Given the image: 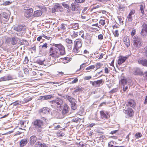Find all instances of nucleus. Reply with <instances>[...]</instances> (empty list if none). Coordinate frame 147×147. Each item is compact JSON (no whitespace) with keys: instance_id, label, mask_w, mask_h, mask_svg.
<instances>
[{"instance_id":"nucleus-1","label":"nucleus","mask_w":147,"mask_h":147,"mask_svg":"<svg viewBox=\"0 0 147 147\" xmlns=\"http://www.w3.org/2000/svg\"><path fill=\"white\" fill-rule=\"evenodd\" d=\"M53 46L51 47L49 50V56L55 58H58L60 56L65 54V49L61 44H55L53 43Z\"/></svg>"},{"instance_id":"nucleus-2","label":"nucleus","mask_w":147,"mask_h":147,"mask_svg":"<svg viewBox=\"0 0 147 147\" xmlns=\"http://www.w3.org/2000/svg\"><path fill=\"white\" fill-rule=\"evenodd\" d=\"M82 43V41L81 39H78L74 41L73 51L75 53L79 52V49L81 47Z\"/></svg>"},{"instance_id":"nucleus-3","label":"nucleus","mask_w":147,"mask_h":147,"mask_svg":"<svg viewBox=\"0 0 147 147\" xmlns=\"http://www.w3.org/2000/svg\"><path fill=\"white\" fill-rule=\"evenodd\" d=\"M43 124V121L42 120L38 119L35 120L33 123V125L35 128L38 132L41 131Z\"/></svg>"},{"instance_id":"nucleus-4","label":"nucleus","mask_w":147,"mask_h":147,"mask_svg":"<svg viewBox=\"0 0 147 147\" xmlns=\"http://www.w3.org/2000/svg\"><path fill=\"white\" fill-rule=\"evenodd\" d=\"M133 41V45L136 48H139L142 46L141 40L137 36L134 37Z\"/></svg>"},{"instance_id":"nucleus-5","label":"nucleus","mask_w":147,"mask_h":147,"mask_svg":"<svg viewBox=\"0 0 147 147\" xmlns=\"http://www.w3.org/2000/svg\"><path fill=\"white\" fill-rule=\"evenodd\" d=\"M63 102L62 99L58 98L55 100L50 101L49 102L51 104L56 106L59 105V107H61V105L63 104Z\"/></svg>"},{"instance_id":"nucleus-6","label":"nucleus","mask_w":147,"mask_h":147,"mask_svg":"<svg viewBox=\"0 0 147 147\" xmlns=\"http://www.w3.org/2000/svg\"><path fill=\"white\" fill-rule=\"evenodd\" d=\"M142 28L140 34L142 37L145 38L147 35V24L144 23L142 26Z\"/></svg>"},{"instance_id":"nucleus-7","label":"nucleus","mask_w":147,"mask_h":147,"mask_svg":"<svg viewBox=\"0 0 147 147\" xmlns=\"http://www.w3.org/2000/svg\"><path fill=\"white\" fill-rule=\"evenodd\" d=\"M26 11H25L24 15V16L27 18H29L32 15L33 12V9L32 8H27L26 9H25Z\"/></svg>"},{"instance_id":"nucleus-8","label":"nucleus","mask_w":147,"mask_h":147,"mask_svg":"<svg viewBox=\"0 0 147 147\" xmlns=\"http://www.w3.org/2000/svg\"><path fill=\"white\" fill-rule=\"evenodd\" d=\"M123 112L125 114H127V115L129 117H131L134 115L133 110L130 108H128L127 110L123 109Z\"/></svg>"},{"instance_id":"nucleus-9","label":"nucleus","mask_w":147,"mask_h":147,"mask_svg":"<svg viewBox=\"0 0 147 147\" xmlns=\"http://www.w3.org/2000/svg\"><path fill=\"white\" fill-rule=\"evenodd\" d=\"M101 118L102 119H108L110 117L109 113L107 111L105 112L103 111H100V112Z\"/></svg>"},{"instance_id":"nucleus-10","label":"nucleus","mask_w":147,"mask_h":147,"mask_svg":"<svg viewBox=\"0 0 147 147\" xmlns=\"http://www.w3.org/2000/svg\"><path fill=\"white\" fill-rule=\"evenodd\" d=\"M138 63L142 65L147 67V59L141 58L138 60Z\"/></svg>"},{"instance_id":"nucleus-11","label":"nucleus","mask_w":147,"mask_h":147,"mask_svg":"<svg viewBox=\"0 0 147 147\" xmlns=\"http://www.w3.org/2000/svg\"><path fill=\"white\" fill-rule=\"evenodd\" d=\"M76 3L74 2L73 4H71V10L73 11H76L77 13H80V9L78 6H76Z\"/></svg>"},{"instance_id":"nucleus-12","label":"nucleus","mask_w":147,"mask_h":147,"mask_svg":"<svg viewBox=\"0 0 147 147\" xmlns=\"http://www.w3.org/2000/svg\"><path fill=\"white\" fill-rule=\"evenodd\" d=\"M102 80L101 79L93 82L90 81V82L93 86L96 87L100 86V84L102 83Z\"/></svg>"},{"instance_id":"nucleus-13","label":"nucleus","mask_w":147,"mask_h":147,"mask_svg":"<svg viewBox=\"0 0 147 147\" xmlns=\"http://www.w3.org/2000/svg\"><path fill=\"white\" fill-rule=\"evenodd\" d=\"M127 56L123 57L122 56H120L119 57V59L117 60V63L118 64L121 65L124 63L127 59Z\"/></svg>"},{"instance_id":"nucleus-14","label":"nucleus","mask_w":147,"mask_h":147,"mask_svg":"<svg viewBox=\"0 0 147 147\" xmlns=\"http://www.w3.org/2000/svg\"><path fill=\"white\" fill-rule=\"evenodd\" d=\"M28 141V139L27 138L22 139L20 142V147H23L24 146L27 144Z\"/></svg>"},{"instance_id":"nucleus-15","label":"nucleus","mask_w":147,"mask_h":147,"mask_svg":"<svg viewBox=\"0 0 147 147\" xmlns=\"http://www.w3.org/2000/svg\"><path fill=\"white\" fill-rule=\"evenodd\" d=\"M69 109L68 106L66 103L64 104L63 108L62 111V113L63 115H65L69 112Z\"/></svg>"},{"instance_id":"nucleus-16","label":"nucleus","mask_w":147,"mask_h":147,"mask_svg":"<svg viewBox=\"0 0 147 147\" xmlns=\"http://www.w3.org/2000/svg\"><path fill=\"white\" fill-rule=\"evenodd\" d=\"M50 109L47 107H44L40 109L39 112L40 113H43L45 114H48L49 113Z\"/></svg>"},{"instance_id":"nucleus-17","label":"nucleus","mask_w":147,"mask_h":147,"mask_svg":"<svg viewBox=\"0 0 147 147\" xmlns=\"http://www.w3.org/2000/svg\"><path fill=\"white\" fill-rule=\"evenodd\" d=\"M25 29V27L21 25H19L14 27V30L18 32L24 31Z\"/></svg>"},{"instance_id":"nucleus-18","label":"nucleus","mask_w":147,"mask_h":147,"mask_svg":"<svg viewBox=\"0 0 147 147\" xmlns=\"http://www.w3.org/2000/svg\"><path fill=\"white\" fill-rule=\"evenodd\" d=\"M136 103L134 100L132 99L129 100L126 106H130L133 108L135 107L136 105Z\"/></svg>"},{"instance_id":"nucleus-19","label":"nucleus","mask_w":147,"mask_h":147,"mask_svg":"<svg viewBox=\"0 0 147 147\" xmlns=\"http://www.w3.org/2000/svg\"><path fill=\"white\" fill-rule=\"evenodd\" d=\"M54 96L51 94L43 96H40V99L41 100H47L53 98Z\"/></svg>"},{"instance_id":"nucleus-20","label":"nucleus","mask_w":147,"mask_h":147,"mask_svg":"<svg viewBox=\"0 0 147 147\" xmlns=\"http://www.w3.org/2000/svg\"><path fill=\"white\" fill-rule=\"evenodd\" d=\"M123 41L124 43L127 47H129L130 45V41L128 36H125L123 38Z\"/></svg>"},{"instance_id":"nucleus-21","label":"nucleus","mask_w":147,"mask_h":147,"mask_svg":"<svg viewBox=\"0 0 147 147\" xmlns=\"http://www.w3.org/2000/svg\"><path fill=\"white\" fill-rule=\"evenodd\" d=\"M37 138L34 136H31L30 138V143L31 144H34L36 142Z\"/></svg>"},{"instance_id":"nucleus-22","label":"nucleus","mask_w":147,"mask_h":147,"mask_svg":"<svg viewBox=\"0 0 147 147\" xmlns=\"http://www.w3.org/2000/svg\"><path fill=\"white\" fill-rule=\"evenodd\" d=\"M71 58L67 57L60 59V60L64 63H68L71 60Z\"/></svg>"},{"instance_id":"nucleus-23","label":"nucleus","mask_w":147,"mask_h":147,"mask_svg":"<svg viewBox=\"0 0 147 147\" xmlns=\"http://www.w3.org/2000/svg\"><path fill=\"white\" fill-rule=\"evenodd\" d=\"M92 36L89 34H86V41L88 44H90L91 42Z\"/></svg>"},{"instance_id":"nucleus-24","label":"nucleus","mask_w":147,"mask_h":147,"mask_svg":"<svg viewBox=\"0 0 147 147\" xmlns=\"http://www.w3.org/2000/svg\"><path fill=\"white\" fill-rule=\"evenodd\" d=\"M54 9L55 11V12L58 11H61L62 9V6L59 4L55 5L54 6Z\"/></svg>"},{"instance_id":"nucleus-25","label":"nucleus","mask_w":147,"mask_h":147,"mask_svg":"<svg viewBox=\"0 0 147 147\" xmlns=\"http://www.w3.org/2000/svg\"><path fill=\"white\" fill-rule=\"evenodd\" d=\"M42 14V11L40 10H37L34 12L33 16L34 17H39Z\"/></svg>"},{"instance_id":"nucleus-26","label":"nucleus","mask_w":147,"mask_h":147,"mask_svg":"<svg viewBox=\"0 0 147 147\" xmlns=\"http://www.w3.org/2000/svg\"><path fill=\"white\" fill-rule=\"evenodd\" d=\"M45 61V59L44 58H41L37 59L36 60V63L39 65H42L44 64Z\"/></svg>"},{"instance_id":"nucleus-27","label":"nucleus","mask_w":147,"mask_h":147,"mask_svg":"<svg viewBox=\"0 0 147 147\" xmlns=\"http://www.w3.org/2000/svg\"><path fill=\"white\" fill-rule=\"evenodd\" d=\"M65 97L71 103V104L73 103L76 101L75 99L72 97L71 96H69L68 95H66Z\"/></svg>"},{"instance_id":"nucleus-28","label":"nucleus","mask_w":147,"mask_h":147,"mask_svg":"<svg viewBox=\"0 0 147 147\" xmlns=\"http://www.w3.org/2000/svg\"><path fill=\"white\" fill-rule=\"evenodd\" d=\"M143 72L140 69L138 68H136L134 70V74L135 75H142Z\"/></svg>"},{"instance_id":"nucleus-29","label":"nucleus","mask_w":147,"mask_h":147,"mask_svg":"<svg viewBox=\"0 0 147 147\" xmlns=\"http://www.w3.org/2000/svg\"><path fill=\"white\" fill-rule=\"evenodd\" d=\"M78 32L74 31H73L70 32V35L73 38H75L78 36Z\"/></svg>"},{"instance_id":"nucleus-30","label":"nucleus","mask_w":147,"mask_h":147,"mask_svg":"<svg viewBox=\"0 0 147 147\" xmlns=\"http://www.w3.org/2000/svg\"><path fill=\"white\" fill-rule=\"evenodd\" d=\"M76 101H75V102L71 104V109L74 110H75L77 107V106L76 104Z\"/></svg>"},{"instance_id":"nucleus-31","label":"nucleus","mask_w":147,"mask_h":147,"mask_svg":"<svg viewBox=\"0 0 147 147\" xmlns=\"http://www.w3.org/2000/svg\"><path fill=\"white\" fill-rule=\"evenodd\" d=\"M20 44L21 45L24 44L25 45H29V43L26 40H24L23 39H20Z\"/></svg>"},{"instance_id":"nucleus-32","label":"nucleus","mask_w":147,"mask_h":147,"mask_svg":"<svg viewBox=\"0 0 147 147\" xmlns=\"http://www.w3.org/2000/svg\"><path fill=\"white\" fill-rule=\"evenodd\" d=\"M65 41L66 43V45H73V41L71 40L68 38L66 39Z\"/></svg>"},{"instance_id":"nucleus-33","label":"nucleus","mask_w":147,"mask_h":147,"mask_svg":"<svg viewBox=\"0 0 147 147\" xmlns=\"http://www.w3.org/2000/svg\"><path fill=\"white\" fill-rule=\"evenodd\" d=\"M95 67L94 65H92L88 66L86 68V70L88 71V72L90 71L92 69H94Z\"/></svg>"},{"instance_id":"nucleus-34","label":"nucleus","mask_w":147,"mask_h":147,"mask_svg":"<svg viewBox=\"0 0 147 147\" xmlns=\"http://www.w3.org/2000/svg\"><path fill=\"white\" fill-rule=\"evenodd\" d=\"M145 7V6L144 4H141L140 5V10L141 11V12L142 14H144V13Z\"/></svg>"},{"instance_id":"nucleus-35","label":"nucleus","mask_w":147,"mask_h":147,"mask_svg":"<svg viewBox=\"0 0 147 147\" xmlns=\"http://www.w3.org/2000/svg\"><path fill=\"white\" fill-rule=\"evenodd\" d=\"M16 37H13L11 39V43L13 45H15L17 43L18 41Z\"/></svg>"},{"instance_id":"nucleus-36","label":"nucleus","mask_w":147,"mask_h":147,"mask_svg":"<svg viewBox=\"0 0 147 147\" xmlns=\"http://www.w3.org/2000/svg\"><path fill=\"white\" fill-rule=\"evenodd\" d=\"M38 7L42 12H45L47 11L46 7L44 6H38Z\"/></svg>"},{"instance_id":"nucleus-37","label":"nucleus","mask_w":147,"mask_h":147,"mask_svg":"<svg viewBox=\"0 0 147 147\" xmlns=\"http://www.w3.org/2000/svg\"><path fill=\"white\" fill-rule=\"evenodd\" d=\"M5 77L7 81L11 80H13L14 79L13 76L10 75H7V76H5Z\"/></svg>"},{"instance_id":"nucleus-38","label":"nucleus","mask_w":147,"mask_h":147,"mask_svg":"<svg viewBox=\"0 0 147 147\" xmlns=\"http://www.w3.org/2000/svg\"><path fill=\"white\" fill-rule=\"evenodd\" d=\"M72 26V28L75 30L77 29L79 27L78 23L73 24Z\"/></svg>"},{"instance_id":"nucleus-39","label":"nucleus","mask_w":147,"mask_h":147,"mask_svg":"<svg viewBox=\"0 0 147 147\" xmlns=\"http://www.w3.org/2000/svg\"><path fill=\"white\" fill-rule=\"evenodd\" d=\"M143 53L145 57L147 58V46H146L144 48Z\"/></svg>"},{"instance_id":"nucleus-40","label":"nucleus","mask_w":147,"mask_h":147,"mask_svg":"<svg viewBox=\"0 0 147 147\" xmlns=\"http://www.w3.org/2000/svg\"><path fill=\"white\" fill-rule=\"evenodd\" d=\"M32 99V98L31 97L24 98L23 99V103H27L29 101L31 100Z\"/></svg>"},{"instance_id":"nucleus-41","label":"nucleus","mask_w":147,"mask_h":147,"mask_svg":"<svg viewBox=\"0 0 147 147\" xmlns=\"http://www.w3.org/2000/svg\"><path fill=\"white\" fill-rule=\"evenodd\" d=\"M80 115H82L85 114L84 110L83 108H82L78 113Z\"/></svg>"},{"instance_id":"nucleus-42","label":"nucleus","mask_w":147,"mask_h":147,"mask_svg":"<svg viewBox=\"0 0 147 147\" xmlns=\"http://www.w3.org/2000/svg\"><path fill=\"white\" fill-rule=\"evenodd\" d=\"M120 82L123 86V85H125L127 84V81L125 79H121V80Z\"/></svg>"},{"instance_id":"nucleus-43","label":"nucleus","mask_w":147,"mask_h":147,"mask_svg":"<svg viewBox=\"0 0 147 147\" xmlns=\"http://www.w3.org/2000/svg\"><path fill=\"white\" fill-rule=\"evenodd\" d=\"M102 65L100 62L96 63V70H97L100 68L102 66Z\"/></svg>"},{"instance_id":"nucleus-44","label":"nucleus","mask_w":147,"mask_h":147,"mask_svg":"<svg viewBox=\"0 0 147 147\" xmlns=\"http://www.w3.org/2000/svg\"><path fill=\"white\" fill-rule=\"evenodd\" d=\"M66 29V27L65 26V25L63 24H62L61 25V27L60 28H58V30H64Z\"/></svg>"},{"instance_id":"nucleus-45","label":"nucleus","mask_w":147,"mask_h":147,"mask_svg":"<svg viewBox=\"0 0 147 147\" xmlns=\"http://www.w3.org/2000/svg\"><path fill=\"white\" fill-rule=\"evenodd\" d=\"M25 121H20L19 123L21 126L23 127H26V125H24L25 123L26 122Z\"/></svg>"},{"instance_id":"nucleus-46","label":"nucleus","mask_w":147,"mask_h":147,"mask_svg":"<svg viewBox=\"0 0 147 147\" xmlns=\"http://www.w3.org/2000/svg\"><path fill=\"white\" fill-rule=\"evenodd\" d=\"M135 136L136 138H139L141 137L142 136V135L141 133L138 132L136 134Z\"/></svg>"},{"instance_id":"nucleus-47","label":"nucleus","mask_w":147,"mask_h":147,"mask_svg":"<svg viewBox=\"0 0 147 147\" xmlns=\"http://www.w3.org/2000/svg\"><path fill=\"white\" fill-rule=\"evenodd\" d=\"M74 89L75 90H74V92H75L82 91L83 90V89L82 88H80L79 87H77L76 88H74Z\"/></svg>"},{"instance_id":"nucleus-48","label":"nucleus","mask_w":147,"mask_h":147,"mask_svg":"<svg viewBox=\"0 0 147 147\" xmlns=\"http://www.w3.org/2000/svg\"><path fill=\"white\" fill-rule=\"evenodd\" d=\"M142 75L143 76L144 79L147 80V71L143 73Z\"/></svg>"},{"instance_id":"nucleus-49","label":"nucleus","mask_w":147,"mask_h":147,"mask_svg":"<svg viewBox=\"0 0 147 147\" xmlns=\"http://www.w3.org/2000/svg\"><path fill=\"white\" fill-rule=\"evenodd\" d=\"M118 89L117 88H113L112 90H111L110 92L109 93H112L113 94L114 93H115L116 92H117L118 91Z\"/></svg>"},{"instance_id":"nucleus-50","label":"nucleus","mask_w":147,"mask_h":147,"mask_svg":"<svg viewBox=\"0 0 147 147\" xmlns=\"http://www.w3.org/2000/svg\"><path fill=\"white\" fill-rule=\"evenodd\" d=\"M99 23L102 26H104L105 24V20L102 19L100 20Z\"/></svg>"},{"instance_id":"nucleus-51","label":"nucleus","mask_w":147,"mask_h":147,"mask_svg":"<svg viewBox=\"0 0 147 147\" xmlns=\"http://www.w3.org/2000/svg\"><path fill=\"white\" fill-rule=\"evenodd\" d=\"M3 16L6 19H7L8 18V15L5 12H3Z\"/></svg>"},{"instance_id":"nucleus-52","label":"nucleus","mask_w":147,"mask_h":147,"mask_svg":"<svg viewBox=\"0 0 147 147\" xmlns=\"http://www.w3.org/2000/svg\"><path fill=\"white\" fill-rule=\"evenodd\" d=\"M42 143H40L39 142H36L35 145V147H41Z\"/></svg>"},{"instance_id":"nucleus-53","label":"nucleus","mask_w":147,"mask_h":147,"mask_svg":"<svg viewBox=\"0 0 147 147\" xmlns=\"http://www.w3.org/2000/svg\"><path fill=\"white\" fill-rule=\"evenodd\" d=\"M86 66V63H82V65H80V68L79 70H80V69H82L83 68L85 67Z\"/></svg>"},{"instance_id":"nucleus-54","label":"nucleus","mask_w":147,"mask_h":147,"mask_svg":"<svg viewBox=\"0 0 147 147\" xmlns=\"http://www.w3.org/2000/svg\"><path fill=\"white\" fill-rule=\"evenodd\" d=\"M136 30L135 29H133L132 30V31L131 32V35L132 36H133L135 35L136 33Z\"/></svg>"},{"instance_id":"nucleus-55","label":"nucleus","mask_w":147,"mask_h":147,"mask_svg":"<svg viewBox=\"0 0 147 147\" xmlns=\"http://www.w3.org/2000/svg\"><path fill=\"white\" fill-rule=\"evenodd\" d=\"M113 33L115 36L118 37L119 35L118 30H116L114 32H113Z\"/></svg>"},{"instance_id":"nucleus-56","label":"nucleus","mask_w":147,"mask_h":147,"mask_svg":"<svg viewBox=\"0 0 147 147\" xmlns=\"http://www.w3.org/2000/svg\"><path fill=\"white\" fill-rule=\"evenodd\" d=\"M123 90L124 91H126L128 89V86L126 84V85H123Z\"/></svg>"},{"instance_id":"nucleus-57","label":"nucleus","mask_w":147,"mask_h":147,"mask_svg":"<svg viewBox=\"0 0 147 147\" xmlns=\"http://www.w3.org/2000/svg\"><path fill=\"white\" fill-rule=\"evenodd\" d=\"M65 135V134L62 132L61 131H60L59 133L57 134V136L58 137H62Z\"/></svg>"},{"instance_id":"nucleus-58","label":"nucleus","mask_w":147,"mask_h":147,"mask_svg":"<svg viewBox=\"0 0 147 147\" xmlns=\"http://www.w3.org/2000/svg\"><path fill=\"white\" fill-rule=\"evenodd\" d=\"M7 80L6 79V78L5 76L4 77H3L0 78V82L4 81H6Z\"/></svg>"},{"instance_id":"nucleus-59","label":"nucleus","mask_w":147,"mask_h":147,"mask_svg":"<svg viewBox=\"0 0 147 147\" xmlns=\"http://www.w3.org/2000/svg\"><path fill=\"white\" fill-rule=\"evenodd\" d=\"M24 71L25 74H29V72L28 69L27 68H25L24 70Z\"/></svg>"},{"instance_id":"nucleus-60","label":"nucleus","mask_w":147,"mask_h":147,"mask_svg":"<svg viewBox=\"0 0 147 147\" xmlns=\"http://www.w3.org/2000/svg\"><path fill=\"white\" fill-rule=\"evenodd\" d=\"M127 18L129 21L131 22L132 20V18L131 16L130 15H128L127 17Z\"/></svg>"},{"instance_id":"nucleus-61","label":"nucleus","mask_w":147,"mask_h":147,"mask_svg":"<svg viewBox=\"0 0 147 147\" xmlns=\"http://www.w3.org/2000/svg\"><path fill=\"white\" fill-rule=\"evenodd\" d=\"M42 36L43 37H44V38H45V39H46L48 40H49L51 38L50 36H47L43 34H42Z\"/></svg>"},{"instance_id":"nucleus-62","label":"nucleus","mask_w":147,"mask_h":147,"mask_svg":"<svg viewBox=\"0 0 147 147\" xmlns=\"http://www.w3.org/2000/svg\"><path fill=\"white\" fill-rule=\"evenodd\" d=\"M62 5L63 7L66 8L68 9L69 7V5L66 3H62Z\"/></svg>"},{"instance_id":"nucleus-63","label":"nucleus","mask_w":147,"mask_h":147,"mask_svg":"<svg viewBox=\"0 0 147 147\" xmlns=\"http://www.w3.org/2000/svg\"><path fill=\"white\" fill-rule=\"evenodd\" d=\"M29 61V60L28 59V57L26 56L25 57V59L24 61V62L25 63H28Z\"/></svg>"},{"instance_id":"nucleus-64","label":"nucleus","mask_w":147,"mask_h":147,"mask_svg":"<svg viewBox=\"0 0 147 147\" xmlns=\"http://www.w3.org/2000/svg\"><path fill=\"white\" fill-rule=\"evenodd\" d=\"M135 12V11L134 9H132L131 10L128 15L132 16V15L134 14Z\"/></svg>"}]
</instances>
